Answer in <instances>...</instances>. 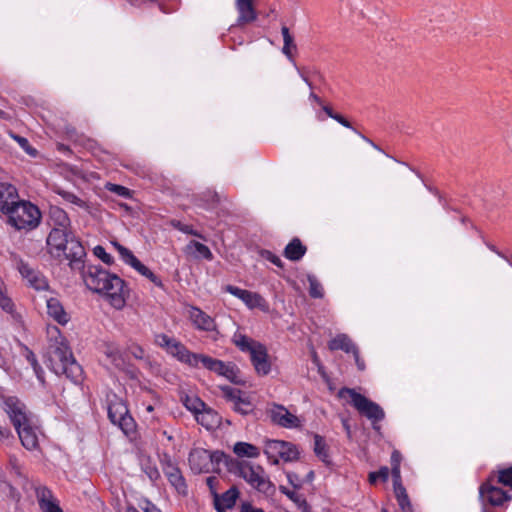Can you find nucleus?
<instances>
[{"mask_svg":"<svg viewBox=\"0 0 512 512\" xmlns=\"http://www.w3.org/2000/svg\"><path fill=\"white\" fill-rule=\"evenodd\" d=\"M73 270L80 271L87 288L104 295L112 307L120 310L125 306L128 290L125 281L118 275L110 273L99 265L86 266L84 260L83 268Z\"/></svg>","mask_w":512,"mask_h":512,"instance_id":"nucleus-1","label":"nucleus"},{"mask_svg":"<svg viewBox=\"0 0 512 512\" xmlns=\"http://www.w3.org/2000/svg\"><path fill=\"white\" fill-rule=\"evenodd\" d=\"M46 243L51 256L68 260L71 269L83 268L86 251L71 229L53 227L48 234Z\"/></svg>","mask_w":512,"mask_h":512,"instance_id":"nucleus-2","label":"nucleus"},{"mask_svg":"<svg viewBox=\"0 0 512 512\" xmlns=\"http://www.w3.org/2000/svg\"><path fill=\"white\" fill-rule=\"evenodd\" d=\"M48 365L57 375L63 374L73 383H81L83 379V369L78 364L64 339L55 340V343L49 346Z\"/></svg>","mask_w":512,"mask_h":512,"instance_id":"nucleus-3","label":"nucleus"},{"mask_svg":"<svg viewBox=\"0 0 512 512\" xmlns=\"http://www.w3.org/2000/svg\"><path fill=\"white\" fill-rule=\"evenodd\" d=\"M228 470L232 474L244 479L252 488L258 492L271 495L275 492V486L270 481L264 468L245 460H231L228 463Z\"/></svg>","mask_w":512,"mask_h":512,"instance_id":"nucleus-4","label":"nucleus"},{"mask_svg":"<svg viewBox=\"0 0 512 512\" xmlns=\"http://www.w3.org/2000/svg\"><path fill=\"white\" fill-rule=\"evenodd\" d=\"M5 215L7 216V223L18 231L34 230L39 226L42 217L41 211L36 205L19 198L16 204L10 206Z\"/></svg>","mask_w":512,"mask_h":512,"instance_id":"nucleus-5","label":"nucleus"},{"mask_svg":"<svg viewBox=\"0 0 512 512\" xmlns=\"http://www.w3.org/2000/svg\"><path fill=\"white\" fill-rule=\"evenodd\" d=\"M337 396L346 400L359 414L370 420L374 429H377L375 424L385 418V412L379 404L358 393L353 388L342 387L339 389Z\"/></svg>","mask_w":512,"mask_h":512,"instance_id":"nucleus-6","label":"nucleus"},{"mask_svg":"<svg viewBox=\"0 0 512 512\" xmlns=\"http://www.w3.org/2000/svg\"><path fill=\"white\" fill-rule=\"evenodd\" d=\"M479 497L483 509H486L487 505L503 508L512 500V495L499 487V484L495 482L494 475H490L488 479L480 485Z\"/></svg>","mask_w":512,"mask_h":512,"instance_id":"nucleus-7","label":"nucleus"},{"mask_svg":"<svg viewBox=\"0 0 512 512\" xmlns=\"http://www.w3.org/2000/svg\"><path fill=\"white\" fill-rule=\"evenodd\" d=\"M264 454L272 464H278L279 459L285 462L297 460L300 452L298 447L291 442L267 439L265 440Z\"/></svg>","mask_w":512,"mask_h":512,"instance_id":"nucleus-8","label":"nucleus"},{"mask_svg":"<svg viewBox=\"0 0 512 512\" xmlns=\"http://www.w3.org/2000/svg\"><path fill=\"white\" fill-rule=\"evenodd\" d=\"M223 457V453L218 451L210 452L204 448H194L190 451L188 461L193 472H210L214 464H218Z\"/></svg>","mask_w":512,"mask_h":512,"instance_id":"nucleus-9","label":"nucleus"},{"mask_svg":"<svg viewBox=\"0 0 512 512\" xmlns=\"http://www.w3.org/2000/svg\"><path fill=\"white\" fill-rule=\"evenodd\" d=\"M109 401L108 418L117 425L126 435L134 432L135 422L129 414L126 404L117 397Z\"/></svg>","mask_w":512,"mask_h":512,"instance_id":"nucleus-10","label":"nucleus"},{"mask_svg":"<svg viewBox=\"0 0 512 512\" xmlns=\"http://www.w3.org/2000/svg\"><path fill=\"white\" fill-rule=\"evenodd\" d=\"M2 401L3 409L9 416L15 429H19V427L31 421L25 404L17 397L6 396L2 398Z\"/></svg>","mask_w":512,"mask_h":512,"instance_id":"nucleus-11","label":"nucleus"},{"mask_svg":"<svg viewBox=\"0 0 512 512\" xmlns=\"http://www.w3.org/2000/svg\"><path fill=\"white\" fill-rule=\"evenodd\" d=\"M199 363H201L206 369L227 378L229 381L235 384L240 383L237 375L239 370L237 366L231 362L225 363L210 356L200 354Z\"/></svg>","mask_w":512,"mask_h":512,"instance_id":"nucleus-12","label":"nucleus"},{"mask_svg":"<svg viewBox=\"0 0 512 512\" xmlns=\"http://www.w3.org/2000/svg\"><path fill=\"white\" fill-rule=\"evenodd\" d=\"M16 268L21 276L26 279L29 286L37 291L48 290L49 284L47 278L38 270L32 268L21 258L15 259Z\"/></svg>","mask_w":512,"mask_h":512,"instance_id":"nucleus-13","label":"nucleus"},{"mask_svg":"<svg viewBox=\"0 0 512 512\" xmlns=\"http://www.w3.org/2000/svg\"><path fill=\"white\" fill-rule=\"evenodd\" d=\"M225 399L233 403V410L241 415L252 414L255 410L254 404L244 393L230 386L221 387Z\"/></svg>","mask_w":512,"mask_h":512,"instance_id":"nucleus-14","label":"nucleus"},{"mask_svg":"<svg viewBox=\"0 0 512 512\" xmlns=\"http://www.w3.org/2000/svg\"><path fill=\"white\" fill-rule=\"evenodd\" d=\"M268 414L271 421L284 428H296L300 425L297 416L290 413L284 406L274 404Z\"/></svg>","mask_w":512,"mask_h":512,"instance_id":"nucleus-15","label":"nucleus"},{"mask_svg":"<svg viewBox=\"0 0 512 512\" xmlns=\"http://www.w3.org/2000/svg\"><path fill=\"white\" fill-rule=\"evenodd\" d=\"M163 472L178 493L186 495L187 485L180 469L170 459L163 463Z\"/></svg>","mask_w":512,"mask_h":512,"instance_id":"nucleus-16","label":"nucleus"},{"mask_svg":"<svg viewBox=\"0 0 512 512\" xmlns=\"http://www.w3.org/2000/svg\"><path fill=\"white\" fill-rule=\"evenodd\" d=\"M251 362L259 375H267L271 370L268 360L267 349L263 344H259L250 353Z\"/></svg>","mask_w":512,"mask_h":512,"instance_id":"nucleus-17","label":"nucleus"},{"mask_svg":"<svg viewBox=\"0 0 512 512\" xmlns=\"http://www.w3.org/2000/svg\"><path fill=\"white\" fill-rule=\"evenodd\" d=\"M189 318L199 330L209 332L216 328L214 319L198 307L192 306L189 309Z\"/></svg>","mask_w":512,"mask_h":512,"instance_id":"nucleus-18","label":"nucleus"},{"mask_svg":"<svg viewBox=\"0 0 512 512\" xmlns=\"http://www.w3.org/2000/svg\"><path fill=\"white\" fill-rule=\"evenodd\" d=\"M168 353L179 361L186 363L192 367L199 365L200 354L190 352L180 341L176 340L173 346L168 350Z\"/></svg>","mask_w":512,"mask_h":512,"instance_id":"nucleus-19","label":"nucleus"},{"mask_svg":"<svg viewBox=\"0 0 512 512\" xmlns=\"http://www.w3.org/2000/svg\"><path fill=\"white\" fill-rule=\"evenodd\" d=\"M46 303L49 317L60 325H66L69 322L70 317L58 298L50 297L47 299Z\"/></svg>","mask_w":512,"mask_h":512,"instance_id":"nucleus-20","label":"nucleus"},{"mask_svg":"<svg viewBox=\"0 0 512 512\" xmlns=\"http://www.w3.org/2000/svg\"><path fill=\"white\" fill-rule=\"evenodd\" d=\"M18 198L19 195L15 186L0 182V211L3 214L10 209V206L16 204Z\"/></svg>","mask_w":512,"mask_h":512,"instance_id":"nucleus-21","label":"nucleus"},{"mask_svg":"<svg viewBox=\"0 0 512 512\" xmlns=\"http://www.w3.org/2000/svg\"><path fill=\"white\" fill-rule=\"evenodd\" d=\"M239 497L238 489L233 486L224 492L221 496L215 495L214 504L217 512H225L226 509H231Z\"/></svg>","mask_w":512,"mask_h":512,"instance_id":"nucleus-22","label":"nucleus"},{"mask_svg":"<svg viewBox=\"0 0 512 512\" xmlns=\"http://www.w3.org/2000/svg\"><path fill=\"white\" fill-rule=\"evenodd\" d=\"M22 445L28 450H34L38 447V437L32 427L31 421L16 429Z\"/></svg>","mask_w":512,"mask_h":512,"instance_id":"nucleus-23","label":"nucleus"},{"mask_svg":"<svg viewBox=\"0 0 512 512\" xmlns=\"http://www.w3.org/2000/svg\"><path fill=\"white\" fill-rule=\"evenodd\" d=\"M195 419L198 424L205 427L207 430H212L220 424V416L218 413L206 405L197 413Z\"/></svg>","mask_w":512,"mask_h":512,"instance_id":"nucleus-24","label":"nucleus"},{"mask_svg":"<svg viewBox=\"0 0 512 512\" xmlns=\"http://www.w3.org/2000/svg\"><path fill=\"white\" fill-rule=\"evenodd\" d=\"M307 247L297 237L293 238L285 247L283 255L290 261L297 262L303 258Z\"/></svg>","mask_w":512,"mask_h":512,"instance_id":"nucleus-25","label":"nucleus"},{"mask_svg":"<svg viewBox=\"0 0 512 512\" xmlns=\"http://www.w3.org/2000/svg\"><path fill=\"white\" fill-rule=\"evenodd\" d=\"M184 252L195 259H205L207 261L213 260V254L209 247L195 240H191L186 245Z\"/></svg>","mask_w":512,"mask_h":512,"instance_id":"nucleus-26","label":"nucleus"},{"mask_svg":"<svg viewBox=\"0 0 512 512\" xmlns=\"http://www.w3.org/2000/svg\"><path fill=\"white\" fill-rule=\"evenodd\" d=\"M50 224L56 228L71 229V222L67 213L57 207L51 206L49 209Z\"/></svg>","mask_w":512,"mask_h":512,"instance_id":"nucleus-27","label":"nucleus"},{"mask_svg":"<svg viewBox=\"0 0 512 512\" xmlns=\"http://www.w3.org/2000/svg\"><path fill=\"white\" fill-rule=\"evenodd\" d=\"M236 7L239 12V23H250L256 19L252 0H236Z\"/></svg>","mask_w":512,"mask_h":512,"instance_id":"nucleus-28","label":"nucleus"},{"mask_svg":"<svg viewBox=\"0 0 512 512\" xmlns=\"http://www.w3.org/2000/svg\"><path fill=\"white\" fill-rule=\"evenodd\" d=\"M394 494L401 512H414L405 487L400 482L393 483Z\"/></svg>","mask_w":512,"mask_h":512,"instance_id":"nucleus-29","label":"nucleus"},{"mask_svg":"<svg viewBox=\"0 0 512 512\" xmlns=\"http://www.w3.org/2000/svg\"><path fill=\"white\" fill-rule=\"evenodd\" d=\"M328 347L331 351L342 350L351 353L357 346L346 334H339L329 341Z\"/></svg>","mask_w":512,"mask_h":512,"instance_id":"nucleus-30","label":"nucleus"},{"mask_svg":"<svg viewBox=\"0 0 512 512\" xmlns=\"http://www.w3.org/2000/svg\"><path fill=\"white\" fill-rule=\"evenodd\" d=\"M233 452L238 457H247V458H258L260 455V450L257 446L247 443V442H237L233 447Z\"/></svg>","mask_w":512,"mask_h":512,"instance_id":"nucleus-31","label":"nucleus"},{"mask_svg":"<svg viewBox=\"0 0 512 512\" xmlns=\"http://www.w3.org/2000/svg\"><path fill=\"white\" fill-rule=\"evenodd\" d=\"M314 452L316 456L325 464H330V456L328 453V447L324 438L318 434L314 435Z\"/></svg>","mask_w":512,"mask_h":512,"instance_id":"nucleus-32","label":"nucleus"},{"mask_svg":"<svg viewBox=\"0 0 512 512\" xmlns=\"http://www.w3.org/2000/svg\"><path fill=\"white\" fill-rule=\"evenodd\" d=\"M233 343L243 352L250 353L253 349L256 348L260 343L257 341H254L253 339L249 338L248 336L236 333L233 336Z\"/></svg>","mask_w":512,"mask_h":512,"instance_id":"nucleus-33","label":"nucleus"},{"mask_svg":"<svg viewBox=\"0 0 512 512\" xmlns=\"http://www.w3.org/2000/svg\"><path fill=\"white\" fill-rule=\"evenodd\" d=\"M281 33L283 36L284 45L282 48V52L289 58L292 59L293 51H296L297 46L294 43V39L289 32V28L287 26H282Z\"/></svg>","mask_w":512,"mask_h":512,"instance_id":"nucleus-34","label":"nucleus"},{"mask_svg":"<svg viewBox=\"0 0 512 512\" xmlns=\"http://www.w3.org/2000/svg\"><path fill=\"white\" fill-rule=\"evenodd\" d=\"M280 491L292 500L303 512H309L310 506L303 495L281 486Z\"/></svg>","mask_w":512,"mask_h":512,"instance_id":"nucleus-35","label":"nucleus"},{"mask_svg":"<svg viewBox=\"0 0 512 512\" xmlns=\"http://www.w3.org/2000/svg\"><path fill=\"white\" fill-rule=\"evenodd\" d=\"M103 353L110 360V362L116 366L121 367L124 364L119 349L113 344H106L103 349Z\"/></svg>","mask_w":512,"mask_h":512,"instance_id":"nucleus-36","label":"nucleus"},{"mask_svg":"<svg viewBox=\"0 0 512 512\" xmlns=\"http://www.w3.org/2000/svg\"><path fill=\"white\" fill-rule=\"evenodd\" d=\"M491 475L495 476V482L512 490V466L498 470Z\"/></svg>","mask_w":512,"mask_h":512,"instance_id":"nucleus-37","label":"nucleus"},{"mask_svg":"<svg viewBox=\"0 0 512 512\" xmlns=\"http://www.w3.org/2000/svg\"><path fill=\"white\" fill-rule=\"evenodd\" d=\"M0 307L4 312L10 314L13 319L19 318L14 302L2 289H0Z\"/></svg>","mask_w":512,"mask_h":512,"instance_id":"nucleus-38","label":"nucleus"},{"mask_svg":"<svg viewBox=\"0 0 512 512\" xmlns=\"http://www.w3.org/2000/svg\"><path fill=\"white\" fill-rule=\"evenodd\" d=\"M402 460V455L399 451L394 450L391 454V474L394 482H400L401 479V471H400V463Z\"/></svg>","mask_w":512,"mask_h":512,"instance_id":"nucleus-39","label":"nucleus"},{"mask_svg":"<svg viewBox=\"0 0 512 512\" xmlns=\"http://www.w3.org/2000/svg\"><path fill=\"white\" fill-rule=\"evenodd\" d=\"M240 300H242L250 309L260 307L262 305V302L264 301L261 295L248 290H245Z\"/></svg>","mask_w":512,"mask_h":512,"instance_id":"nucleus-40","label":"nucleus"},{"mask_svg":"<svg viewBox=\"0 0 512 512\" xmlns=\"http://www.w3.org/2000/svg\"><path fill=\"white\" fill-rule=\"evenodd\" d=\"M36 498L39 506L44 505L46 503H52L57 499L54 497L52 491L45 486H38L35 489Z\"/></svg>","mask_w":512,"mask_h":512,"instance_id":"nucleus-41","label":"nucleus"},{"mask_svg":"<svg viewBox=\"0 0 512 512\" xmlns=\"http://www.w3.org/2000/svg\"><path fill=\"white\" fill-rule=\"evenodd\" d=\"M133 268L136 271H138L141 275L148 278L156 286H159V287L163 286L160 278L157 275H155L148 267H146L144 264H142L140 261H138Z\"/></svg>","mask_w":512,"mask_h":512,"instance_id":"nucleus-42","label":"nucleus"},{"mask_svg":"<svg viewBox=\"0 0 512 512\" xmlns=\"http://www.w3.org/2000/svg\"><path fill=\"white\" fill-rule=\"evenodd\" d=\"M183 403L184 406L194 414V416H196L197 413H199L206 405L200 398L195 396H186Z\"/></svg>","mask_w":512,"mask_h":512,"instance_id":"nucleus-43","label":"nucleus"},{"mask_svg":"<svg viewBox=\"0 0 512 512\" xmlns=\"http://www.w3.org/2000/svg\"><path fill=\"white\" fill-rule=\"evenodd\" d=\"M66 202L74 204L80 208L88 209V204L72 192L66 190H58L57 192Z\"/></svg>","mask_w":512,"mask_h":512,"instance_id":"nucleus-44","label":"nucleus"},{"mask_svg":"<svg viewBox=\"0 0 512 512\" xmlns=\"http://www.w3.org/2000/svg\"><path fill=\"white\" fill-rule=\"evenodd\" d=\"M309 282V294L312 298H322L323 293V287L317 280V278L313 275H308L307 277Z\"/></svg>","mask_w":512,"mask_h":512,"instance_id":"nucleus-45","label":"nucleus"},{"mask_svg":"<svg viewBox=\"0 0 512 512\" xmlns=\"http://www.w3.org/2000/svg\"><path fill=\"white\" fill-rule=\"evenodd\" d=\"M389 477V469L388 467H381L379 471L370 472L368 476L369 483L374 485L378 480H382L383 482L387 481Z\"/></svg>","mask_w":512,"mask_h":512,"instance_id":"nucleus-46","label":"nucleus"},{"mask_svg":"<svg viewBox=\"0 0 512 512\" xmlns=\"http://www.w3.org/2000/svg\"><path fill=\"white\" fill-rule=\"evenodd\" d=\"M175 341H176L175 338L170 337L164 333L157 334L155 336V344L161 348H164L167 352L173 346Z\"/></svg>","mask_w":512,"mask_h":512,"instance_id":"nucleus-47","label":"nucleus"},{"mask_svg":"<svg viewBox=\"0 0 512 512\" xmlns=\"http://www.w3.org/2000/svg\"><path fill=\"white\" fill-rule=\"evenodd\" d=\"M200 198L202 201L207 203L208 205L214 207L220 202V195L214 190H206L201 193Z\"/></svg>","mask_w":512,"mask_h":512,"instance_id":"nucleus-48","label":"nucleus"},{"mask_svg":"<svg viewBox=\"0 0 512 512\" xmlns=\"http://www.w3.org/2000/svg\"><path fill=\"white\" fill-rule=\"evenodd\" d=\"M13 138L28 155L32 157H35L37 155V150L30 145L29 141L26 138L19 135H13Z\"/></svg>","mask_w":512,"mask_h":512,"instance_id":"nucleus-49","label":"nucleus"},{"mask_svg":"<svg viewBox=\"0 0 512 512\" xmlns=\"http://www.w3.org/2000/svg\"><path fill=\"white\" fill-rule=\"evenodd\" d=\"M106 188L108 191L113 192L123 198H129L131 196V191L122 185L108 183Z\"/></svg>","mask_w":512,"mask_h":512,"instance_id":"nucleus-50","label":"nucleus"},{"mask_svg":"<svg viewBox=\"0 0 512 512\" xmlns=\"http://www.w3.org/2000/svg\"><path fill=\"white\" fill-rule=\"evenodd\" d=\"M93 253L96 257L101 259L105 264L111 265L113 263V257L105 251V248L97 245L93 249Z\"/></svg>","mask_w":512,"mask_h":512,"instance_id":"nucleus-51","label":"nucleus"},{"mask_svg":"<svg viewBox=\"0 0 512 512\" xmlns=\"http://www.w3.org/2000/svg\"><path fill=\"white\" fill-rule=\"evenodd\" d=\"M13 435L8 427L0 424V445L9 446L13 442Z\"/></svg>","mask_w":512,"mask_h":512,"instance_id":"nucleus-52","label":"nucleus"},{"mask_svg":"<svg viewBox=\"0 0 512 512\" xmlns=\"http://www.w3.org/2000/svg\"><path fill=\"white\" fill-rule=\"evenodd\" d=\"M260 255H261L262 258H264L265 260L270 261L271 263H273L277 267H279V268H283L284 267V263L282 262V260L277 255L272 253L271 251H269V250H261L260 251Z\"/></svg>","mask_w":512,"mask_h":512,"instance_id":"nucleus-53","label":"nucleus"},{"mask_svg":"<svg viewBox=\"0 0 512 512\" xmlns=\"http://www.w3.org/2000/svg\"><path fill=\"white\" fill-rule=\"evenodd\" d=\"M39 507L42 512H63V510L60 508L57 500L53 501L52 503H46Z\"/></svg>","mask_w":512,"mask_h":512,"instance_id":"nucleus-54","label":"nucleus"},{"mask_svg":"<svg viewBox=\"0 0 512 512\" xmlns=\"http://www.w3.org/2000/svg\"><path fill=\"white\" fill-rule=\"evenodd\" d=\"M23 349H24V357L26 358V360L30 363V365L32 366V368L34 366H37L38 363V360L36 358V355L34 354V352L32 350H30L27 346H23Z\"/></svg>","mask_w":512,"mask_h":512,"instance_id":"nucleus-55","label":"nucleus"},{"mask_svg":"<svg viewBox=\"0 0 512 512\" xmlns=\"http://www.w3.org/2000/svg\"><path fill=\"white\" fill-rule=\"evenodd\" d=\"M224 290L233 296L237 297L238 299H241L243 296L245 289H241L239 287L233 286V285H226L224 287Z\"/></svg>","mask_w":512,"mask_h":512,"instance_id":"nucleus-56","label":"nucleus"},{"mask_svg":"<svg viewBox=\"0 0 512 512\" xmlns=\"http://www.w3.org/2000/svg\"><path fill=\"white\" fill-rule=\"evenodd\" d=\"M129 351L131 353V355H133V357H135L136 359H143L144 358V355H145V352L143 350V348L139 345H131L129 347Z\"/></svg>","mask_w":512,"mask_h":512,"instance_id":"nucleus-57","label":"nucleus"},{"mask_svg":"<svg viewBox=\"0 0 512 512\" xmlns=\"http://www.w3.org/2000/svg\"><path fill=\"white\" fill-rule=\"evenodd\" d=\"M351 353L354 356V360H355V363L357 365V368L360 371H363L365 369V362H364L363 359L360 358L359 349L356 347Z\"/></svg>","mask_w":512,"mask_h":512,"instance_id":"nucleus-58","label":"nucleus"},{"mask_svg":"<svg viewBox=\"0 0 512 512\" xmlns=\"http://www.w3.org/2000/svg\"><path fill=\"white\" fill-rule=\"evenodd\" d=\"M240 512H265L262 508H256L249 502L241 504Z\"/></svg>","mask_w":512,"mask_h":512,"instance_id":"nucleus-59","label":"nucleus"},{"mask_svg":"<svg viewBox=\"0 0 512 512\" xmlns=\"http://www.w3.org/2000/svg\"><path fill=\"white\" fill-rule=\"evenodd\" d=\"M121 258L126 264L130 265L131 267H134L136 263L139 261L131 251L127 252V254H125Z\"/></svg>","mask_w":512,"mask_h":512,"instance_id":"nucleus-60","label":"nucleus"},{"mask_svg":"<svg viewBox=\"0 0 512 512\" xmlns=\"http://www.w3.org/2000/svg\"><path fill=\"white\" fill-rule=\"evenodd\" d=\"M121 258L126 264L130 265L131 267H134L136 263L139 261L131 251L127 252V254H125Z\"/></svg>","mask_w":512,"mask_h":512,"instance_id":"nucleus-61","label":"nucleus"},{"mask_svg":"<svg viewBox=\"0 0 512 512\" xmlns=\"http://www.w3.org/2000/svg\"><path fill=\"white\" fill-rule=\"evenodd\" d=\"M332 119L336 120L338 123H340L346 128L353 129L351 123L339 113H336L334 116H332Z\"/></svg>","mask_w":512,"mask_h":512,"instance_id":"nucleus-62","label":"nucleus"},{"mask_svg":"<svg viewBox=\"0 0 512 512\" xmlns=\"http://www.w3.org/2000/svg\"><path fill=\"white\" fill-rule=\"evenodd\" d=\"M33 371L37 377V379L39 380V382L44 385L45 384V377H44V370L42 369V367L40 366V364H37V366H34L33 367Z\"/></svg>","mask_w":512,"mask_h":512,"instance_id":"nucleus-63","label":"nucleus"},{"mask_svg":"<svg viewBox=\"0 0 512 512\" xmlns=\"http://www.w3.org/2000/svg\"><path fill=\"white\" fill-rule=\"evenodd\" d=\"M287 478L289 483L295 488L301 486V481L299 480L298 476L295 473H287Z\"/></svg>","mask_w":512,"mask_h":512,"instance_id":"nucleus-64","label":"nucleus"}]
</instances>
